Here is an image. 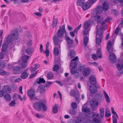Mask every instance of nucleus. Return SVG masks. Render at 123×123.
I'll list each match as a JSON object with an SVG mask.
<instances>
[{
  "label": "nucleus",
  "instance_id": "obj_52",
  "mask_svg": "<svg viewBox=\"0 0 123 123\" xmlns=\"http://www.w3.org/2000/svg\"><path fill=\"white\" fill-rule=\"evenodd\" d=\"M92 120L94 122L96 123H98L100 122L99 119L96 117H93Z\"/></svg>",
  "mask_w": 123,
  "mask_h": 123
},
{
  "label": "nucleus",
  "instance_id": "obj_34",
  "mask_svg": "<svg viewBox=\"0 0 123 123\" xmlns=\"http://www.w3.org/2000/svg\"><path fill=\"white\" fill-rule=\"evenodd\" d=\"M71 107L73 109L77 108L78 106L77 104L75 102H72L71 104Z\"/></svg>",
  "mask_w": 123,
  "mask_h": 123
},
{
  "label": "nucleus",
  "instance_id": "obj_38",
  "mask_svg": "<svg viewBox=\"0 0 123 123\" xmlns=\"http://www.w3.org/2000/svg\"><path fill=\"white\" fill-rule=\"evenodd\" d=\"M88 38L86 36L85 37L84 39V45L85 46H86L88 41Z\"/></svg>",
  "mask_w": 123,
  "mask_h": 123
},
{
  "label": "nucleus",
  "instance_id": "obj_19",
  "mask_svg": "<svg viewBox=\"0 0 123 123\" xmlns=\"http://www.w3.org/2000/svg\"><path fill=\"white\" fill-rule=\"evenodd\" d=\"M103 7L102 6H99L95 9V12L96 14H100L103 12Z\"/></svg>",
  "mask_w": 123,
  "mask_h": 123
},
{
  "label": "nucleus",
  "instance_id": "obj_60",
  "mask_svg": "<svg viewBox=\"0 0 123 123\" xmlns=\"http://www.w3.org/2000/svg\"><path fill=\"white\" fill-rule=\"evenodd\" d=\"M111 111L112 113L114 115H117V113L116 112L114 111V108L113 107H112L111 108Z\"/></svg>",
  "mask_w": 123,
  "mask_h": 123
},
{
  "label": "nucleus",
  "instance_id": "obj_54",
  "mask_svg": "<svg viewBox=\"0 0 123 123\" xmlns=\"http://www.w3.org/2000/svg\"><path fill=\"white\" fill-rule=\"evenodd\" d=\"M120 29V28L118 26L115 30L114 34L117 35L118 34L119 31Z\"/></svg>",
  "mask_w": 123,
  "mask_h": 123
},
{
  "label": "nucleus",
  "instance_id": "obj_4",
  "mask_svg": "<svg viewBox=\"0 0 123 123\" xmlns=\"http://www.w3.org/2000/svg\"><path fill=\"white\" fill-rule=\"evenodd\" d=\"M33 106L35 109L37 111H40L42 108L44 111H46L47 109L45 104L41 102H35L33 104Z\"/></svg>",
  "mask_w": 123,
  "mask_h": 123
},
{
  "label": "nucleus",
  "instance_id": "obj_28",
  "mask_svg": "<svg viewBox=\"0 0 123 123\" xmlns=\"http://www.w3.org/2000/svg\"><path fill=\"white\" fill-rule=\"evenodd\" d=\"M5 99L8 101H10L11 99V97L10 94L7 93L4 96Z\"/></svg>",
  "mask_w": 123,
  "mask_h": 123
},
{
  "label": "nucleus",
  "instance_id": "obj_64",
  "mask_svg": "<svg viewBox=\"0 0 123 123\" xmlns=\"http://www.w3.org/2000/svg\"><path fill=\"white\" fill-rule=\"evenodd\" d=\"M34 66H35V68L37 69L39 68L40 66V65L38 64H34Z\"/></svg>",
  "mask_w": 123,
  "mask_h": 123
},
{
  "label": "nucleus",
  "instance_id": "obj_47",
  "mask_svg": "<svg viewBox=\"0 0 123 123\" xmlns=\"http://www.w3.org/2000/svg\"><path fill=\"white\" fill-rule=\"evenodd\" d=\"M104 109L103 108H102L100 109V113L101 116L103 117L104 116Z\"/></svg>",
  "mask_w": 123,
  "mask_h": 123
},
{
  "label": "nucleus",
  "instance_id": "obj_51",
  "mask_svg": "<svg viewBox=\"0 0 123 123\" xmlns=\"http://www.w3.org/2000/svg\"><path fill=\"white\" fill-rule=\"evenodd\" d=\"M76 94V92L74 90H71L70 92V94L71 96L74 97L75 96Z\"/></svg>",
  "mask_w": 123,
  "mask_h": 123
},
{
  "label": "nucleus",
  "instance_id": "obj_26",
  "mask_svg": "<svg viewBox=\"0 0 123 123\" xmlns=\"http://www.w3.org/2000/svg\"><path fill=\"white\" fill-rule=\"evenodd\" d=\"M28 76V73H23L21 74L20 76V78L23 79H26Z\"/></svg>",
  "mask_w": 123,
  "mask_h": 123
},
{
  "label": "nucleus",
  "instance_id": "obj_48",
  "mask_svg": "<svg viewBox=\"0 0 123 123\" xmlns=\"http://www.w3.org/2000/svg\"><path fill=\"white\" fill-rule=\"evenodd\" d=\"M52 83H53L52 82L47 81L45 85V87L49 88L51 86V84H52Z\"/></svg>",
  "mask_w": 123,
  "mask_h": 123
},
{
  "label": "nucleus",
  "instance_id": "obj_44",
  "mask_svg": "<svg viewBox=\"0 0 123 123\" xmlns=\"http://www.w3.org/2000/svg\"><path fill=\"white\" fill-rule=\"evenodd\" d=\"M76 55L75 51L73 50H71L70 53V56L71 58L74 57Z\"/></svg>",
  "mask_w": 123,
  "mask_h": 123
},
{
  "label": "nucleus",
  "instance_id": "obj_27",
  "mask_svg": "<svg viewBox=\"0 0 123 123\" xmlns=\"http://www.w3.org/2000/svg\"><path fill=\"white\" fill-rule=\"evenodd\" d=\"M96 53L97 56L98 58H101L102 57L101 54V50L100 49H99L97 50Z\"/></svg>",
  "mask_w": 123,
  "mask_h": 123
},
{
  "label": "nucleus",
  "instance_id": "obj_43",
  "mask_svg": "<svg viewBox=\"0 0 123 123\" xmlns=\"http://www.w3.org/2000/svg\"><path fill=\"white\" fill-rule=\"evenodd\" d=\"M69 113L71 115H74L76 113V111L73 109H71L69 111Z\"/></svg>",
  "mask_w": 123,
  "mask_h": 123
},
{
  "label": "nucleus",
  "instance_id": "obj_40",
  "mask_svg": "<svg viewBox=\"0 0 123 123\" xmlns=\"http://www.w3.org/2000/svg\"><path fill=\"white\" fill-rule=\"evenodd\" d=\"M59 66L58 65L55 64L53 68V69L54 71L57 72L59 69Z\"/></svg>",
  "mask_w": 123,
  "mask_h": 123
},
{
  "label": "nucleus",
  "instance_id": "obj_5",
  "mask_svg": "<svg viewBox=\"0 0 123 123\" xmlns=\"http://www.w3.org/2000/svg\"><path fill=\"white\" fill-rule=\"evenodd\" d=\"M83 26L84 28L83 34L86 35L89 33L91 28L90 24V22L86 21L83 23Z\"/></svg>",
  "mask_w": 123,
  "mask_h": 123
},
{
  "label": "nucleus",
  "instance_id": "obj_20",
  "mask_svg": "<svg viewBox=\"0 0 123 123\" xmlns=\"http://www.w3.org/2000/svg\"><path fill=\"white\" fill-rule=\"evenodd\" d=\"M91 6V4L89 3L86 2L83 4L82 7L83 10H86L88 9Z\"/></svg>",
  "mask_w": 123,
  "mask_h": 123
},
{
  "label": "nucleus",
  "instance_id": "obj_30",
  "mask_svg": "<svg viewBox=\"0 0 123 123\" xmlns=\"http://www.w3.org/2000/svg\"><path fill=\"white\" fill-rule=\"evenodd\" d=\"M85 0H77V4L78 6H82L85 3Z\"/></svg>",
  "mask_w": 123,
  "mask_h": 123
},
{
  "label": "nucleus",
  "instance_id": "obj_32",
  "mask_svg": "<svg viewBox=\"0 0 123 123\" xmlns=\"http://www.w3.org/2000/svg\"><path fill=\"white\" fill-rule=\"evenodd\" d=\"M66 40L68 43L69 44H73V40H71L70 39V38L67 36L66 37Z\"/></svg>",
  "mask_w": 123,
  "mask_h": 123
},
{
  "label": "nucleus",
  "instance_id": "obj_1",
  "mask_svg": "<svg viewBox=\"0 0 123 123\" xmlns=\"http://www.w3.org/2000/svg\"><path fill=\"white\" fill-rule=\"evenodd\" d=\"M62 28L58 30L56 35H54L53 38V42L55 45H58L62 42V38L64 33L66 35V37L67 36L65 25H62Z\"/></svg>",
  "mask_w": 123,
  "mask_h": 123
},
{
  "label": "nucleus",
  "instance_id": "obj_45",
  "mask_svg": "<svg viewBox=\"0 0 123 123\" xmlns=\"http://www.w3.org/2000/svg\"><path fill=\"white\" fill-rule=\"evenodd\" d=\"M6 66V64L4 62H0V68H3Z\"/></svg>",
  "mask_w": 123,
  "mask_h": 123
},
{
  "label": "nucleus",
  "instance_id": "obj_37",
  "mask_svg": "<svg viewBox=\"0 0 123 123\" xmlns=\"http://www.w3.org/2000/svg\"><path fill=\"white\" fill-rule=\"evenodd\" d=\"M96 98L98 100L100 101L102 99V95L101 94H96Z\"/></svg>",
  "mask_w": 123,
  "mask_h": 123
},
{
  "label": "nucleus",
  "instance_id": "obj_3",
  "mask_svg": "<svg viewBox=\"0 0 123 123\" xmlns=\"http://www.w3.org/2000/svg\"><path fill=\"white\" fill-rule=\"evenodd\" d=\"M90 82L91 83L89 90L90 92L92 94L96 93L97 91V88H99L100 87L98 86L95 78L93 75L90 76L89 78Z\"/></svg>",
  "mask_w": 123,
  "mask_h": 123
},
{
  "label": "nucleus",
  "instance_id": "obj_13",
  "mask_svg": "<svg viewBox=\"0 0 123 123\" xmlns=\"http://www.w3.org/2000/svg\"><path fill=\"white\" fill-rule=\"evenodd\" d=\"M71 65H74V66L72 67L71 70V73L72 74H75L77 71V68L76 67L77 66V63L76 62H75L73 63H71Z\"/></svg>",
  "mask_w": 123,
  "mask_h": 123
},
{
  "label": "nucleus",
  "instance_id": "obj_10",
  "mask_svg": "<svg viewBox=\"0 0 123 123\" xmlns=\"http://www.w3.org/2000/svg\"><path fill=\"white\" fill-rule=\"evenodd\" d=\"M3 91L5 93H10L11 92V89L10 86L7 85L4 86L2 88Z\"/></svg>",
  "mask_w": 123,
  "mask_h": 123
},
{
  "label": "nucleus",
  "instance_id": "obj_24",
  "mask_svg": "<svg viewBox=\"0 0 123 123\" xmlns=\"http://www.w3.org/2000/svg\"><path fill=\"white\" fill-rule=\"evenodd\" d=\"M103 92L105 97L106 99V102L108 103H110L111 101L108 95L105 91L104 90L103 91Z\"/></svg>",
  "mask_w": 123,
  "mask_h": 123
},
{
  "label": "nucleus",
  "instance_id": "obj_63",
  "mask_svg": "<svg viewBox=\"0 0 123 123\" xmlns=\"http://www.w3.org/2000/svg\"><path fill=\"white\" fill-rule=\"evenodd\" d=\"M77 120L78 123H82V120L81 118L80 117H78L77 119Z\"/></svg>",
  "mask_w": 123,
  "mask_h": 123
},
{
  "label": "nucleus",
  "instance_id": "obj_9",
  "mask_svg": "<svg viewBox=\"0 0 123 123\" xmlns=\"http://www.w3.org/2000/svg\"><path fill=\"white\" fill-rule=\"evenodd\" d=\"M99 114L97 113H95L93 112L90 111L88 113L86 114L87 117L89 118H93L95 117H98Z\"/></svg>",
  "mask_w": 123,
  "mask_h": 123
},
{
  "label": "nucleus",
  "instance_id": "obj_53",
  "mask_svg": "<svg viewBox=\"0 0 123 123\" xmlns=\"http://www.w3.org/2000/svg\"><path fill=\"white\" fill-rule=\"evenodd\" d=\"M111 12L113 14H114L116 15H117L118 14V12L115 9H113L111 10Z\"/></svg>",
  "mask_w": 123,
  "mask_h": 123
},
{
  "label": "nucleus",
  "instance_id": "obj_11",
  "mask_svg": "<svg viewBox=\"0 0 123 123\" xmlns=\"http://www.w3.org/2000/svg\"><path fill=\"white\" fill-rule=\"evenodd\" d=\"M12 44V43H8L5 40V42H4V43H3L2 45L1 49V51L3 52L6 51L7 50L8 48V44Z\"/></svg>",
  "mask_w": 123,
  "mask_h": 123
},
{
  "label": "nucleus",
  "instance_id": "obj_57",
  "mask_svg": "<svg viewBox=\"0 0 123 123\" xmlns=\"http://www.w3.org/2000/svg\"><path fill=\"white\" fill-rule=\"evenodd\" d=\"M4 57V54L3 52H1L0 53V60L3 59Z\"/></svg>",
  "mask_w": 123,
  "mask_h": 123
},
{
  "label": "nucleus",
  "instance_id": "obj_46",
  "mask_svg": "<svg viewBox=\"0 0 123 123\" xmlns=\"http://www.w3.org/2000/svg\"><path fill=\"white\" fill-rule=\"evenodd\" d=\"M57 19L56 18H55L54 19H53V21L52 23V25L53 27H55L57 24Z\"/></svg>",
  "mask_w": 123,
  "mask_h": 123
},
{
  "label": "nucleus",
  "instance_id": "obj_25",
  "mask_svg": "<svg viewBox=\"0 0 123 123\" xmlns=\"http://www.w3.org/2000/svg\"><path fill=\"white\" fill-rule=\"evenodd\" d=\"M117 67L119 71H121L123 69V59L122 61V64L121 63H118L117 65Z\"/></svg>",
  "mask_w": 123,
  "mask_h": 123
},
{
  "label": "nucleus",
  "instance_id": "obj_6",
  "mask_svg": "<svg viewBox=\"0 0 123 123\" xmlns=\"http://www.w3.org/2000/svg\"><path fill=\"white\" fill-rule=\"evenodd\" d=\"M103 31L102 30H99L98 31H97L96 32L97 35L99 37H96V43L99 45L100 44L101 42V40H102V38L103 37Z\"/></svg>",
  "mask_w": 123,
  "mask_h": 123
},
{
  "label": "nucleus",
  "instance_id": "obj_62",
  "mask_svg": "<svg viewBox=\"0 0 123 123\" xmlns=\"http://www.w3.org/2000/svg\"><path fill=\"white\" fill-rule=\"evenodd\" d=\"M4 93L3 91L1 90H0V97H2L4 95Z\"/></svg>",
  "mask_w": 123,
  "mask_h": 123
},
{
  "label": "nucleus",
  "instance_id": "obj_29",
  "mask_svg": "<svg viewBox=\"0 0 123 123\" xmlns=\"http://www.w3.org/2000/svg\"><path fill=\"white\" fill-rule=\"evenodd\" d=\"M103 9L105 11H107L109 8L108 4L106 2H105L103 5Z\"/></svg>",
  "mask_w": 123,
  "mask_h": 123
},
{
  "label": "nucleus",
  "instance_id": "obj_39",
  "mask_svg": "<svg viewBox=\"0 0 123 123\" xmlns=\"http://www.w3.org/2000/svg\"><path fill=\"white\" fill-rule=\"evenodd\" d=\"M47 78L48 79H51L53 77V74L51 72H49L47 74Z\"/></svg>",
  "mask_w": 123,
  "mask_h": 123
},
{
  "label": "nucleus",
  "instance_id": "obj_56",
  "mask_svg": "<svg viewBox=\"0 0 123 123\" xmlns=\"http://www.w3.org/2000/svg\"><path fill=\"white\" fill-rule=\"evenodd\" d=\"M38 72V71H36L34 74H31L30 77V78H31L34 77H35L37 74Z\"/></svg>",
  "mask_w": 123,
  "mask_h": 123
},
{
  "label": "nucleus",
  "instance_id": "obj_7",
  "mask_svg": "<svg viewBox=\"0 0 123 123\" xmlns=\"http://www.w3.org/2000/svg\"><path fill=\"white\" fill-rule=\"evenodd\" d=\"M35 90L33 89H30L27 92V94L31 100L37 99V98L35 97Z\"/></svg>",
  "mask_w": 123,
  "mask_h": 123
},
{
  "label": "nucleus",
  "instance_id": "obj_50",
  "mask_svg": "<svg viewBox=\"0 0 123 123\" xmlns=\"http://www.w3.org/2000/svg\"><path fill=\"white\" fill-rule=\"evenodd\" d=\"M105 23H103V22H102V23L101 24V29L102 30H102V31L103 30H103L104 29V27L105 26ZM97 28V31H98L99 30H100V29H99V30ZM97 31H96V32Z\"/></svg>",
  "mask_w": 123,
  "mask_h": 123
},
{
  "label": "nucleus",
  "instance_id": "obj_61",
  "mask_svg": "<svg viewBox=\"0 0 123 123\" xmlns=\"http://www.w3.org/2000/svg\"><path fill=\"white\" fill-rule=\"evenodd\" d=\"M37 69L34 67L33 68L32 67H31L30 68V70L32 73L34 72Z\"/></svg>",
  "mask_w": 123,
  "mask_h": 123
},
{
  "label": "nucleus",
  "instance_id": "obj_59",
  "mask_svg": "<svg viewBox=\"0 0 123 123\" xmlns=\"http://www.w3.org/2000/svg\"><path fill=\"white\" fill-rule=\"evenodd\" d=\"M92 58L95 60L97 59V56L95 54L92 55Z\"/></svg>",
  "mask_w": 123,
  "mask_h": 123
},
{
  "label": "nucleus",
  "instance_id": "obj_8",
  "mask_svg": "<svg viewBox=\"0 0 123 123\" xmlns=\"http://www.w3.org/2000/svg\"><path fill=\"white\" fill-rule=\"evenodd\" d=\"M29 58V56L27 55H25L23 56L22 57V66L23 68H25L27 67V64L26 63Z\"/></svg>",
  "mask_w": 123,
  "mask_h": 123
},
{
  "label": "nucleus",
  "instance_id": "obj_14",
  "mask_svg": "<svg viewBox=\"0 0 123 123\" xmlns=\"http://www.w3.org/2000/svg\"><path fill=\"white\" fill-rule=\"evenodd\" d=\"M95 20L97 23H100L103 19V18L102 15H96L94 16Z\"/></svg>",
  "mask_w": 123,
  "mask_h": 123
},
{
  "label": "nucleus",
  "instance_id": "obj_49",
  "mask_svg": "<svg viewBox=\"0 0 123 123\" xmlns=\"http://www.w3.org/2000/svg\"><path fill=\"white\" fill-rule=\"evenodd\" d=\"M16 104V103L14 100H12L10 104L9 105L10 106L13 107L15 106V105Z\"/></svg>",
  "mask_w": 123,
  "mask_h": 123
},
{
  "label": "nucleus",
  "instance_id": "obj_2",
  "mask_svg": "<svg viewBox=\"0 0 123 123\" xmlns=\"http://www.w3.org/2000/svg\"><path fill=\"white\" fill-rule=\"evenodd\" d=\"M19 37V34L16 30H13L11 32V35H9L5 39L6 42L9 44L13 43L14 40L18 39Z\"/></svg>",
  "mask_w": 123,
  "mask_h": 123
},
{
  "label": "nucleus",
  "instance_id": "obj_41",
  "mask_svg": "<svg viewBox=\"0 0 123 123\" xmlns=\"http://www.w3.org/2000/svg\"><path fill=\"white\" fill-rule=\"evenodd\" d=\"M82 112L85 113H89L90 112V109L88 107L84 108L82 109Z\"/></svg>",
  "mask_w": 123,
  "mask_h": 123
},
{
  "label": "nucleus",
  "instance_id": "obj_31",
  "mask_svg": "<svg viewBox=\"0 0 123 123\" xmlns=\"http://www.w3.org/2000/svg\"><path fill=\"white\" fill-rule=\"evenodd\" d=\"M58 106L56 104L53 106V111L54 113H56L58 111Z\"/></svg>",
  "mask_w": 123,
  "mask_h": 123
},
{
  "label": "nucleus",
  "instance_id": "obj_36",
  "mask_svg": "<svg viewBox=\"0 0 123 123\" xmlns=\"http://www.w3.org/2000/svg\"><path fill=\"white\" fill-rule=\"evenodd\" d=\"M86 66L85 65H81L79 66L78 68V70L79 71L81 72L82 70H84Z\"/></svg>",
  "mask_w": 123,
  "mask_h": 123
},
{
  "label": "nucleus",
  "instance_id": "obj_35",
  "mask_svg": "<svg viewBox=\"0 0 123 123\" xmlns=\"http://www.w3.org/2000/svg\"><path fill=\"white\" fill-rule=\"evenodd\" d=\"M110 112L109 110L106 109V110L105 116V117H109L111 116Z\"/></svg>",
  "mask_w": 123,
  "mask_h": 123
},
{
  "label": "nucleus",
  "instance_id": "obj_22",
  "mask_svg": "<svg viewBox=\"0 0 123 123\" xmlns=\"http://www.w3.org/2000/svg\"><path fill=\"white\" fill-rule=\"evenodd\" d=\"M45 86L44 85H41L39 86L38 87L39 91L41 93H42L45 92Z\"/></svg>",
  "mask_w": 123,
  "mask_h": 123
},
{
  "label": "nucleus",
  "instance_id": "obj_33",
  "mask_svg": "<svg viewBox=\"0 0 123 123\" xmlns=\"http://www.w3.org/2000/svg\"><path fill=\"white\" fill-rule=\"evenodd\" d=\"M0 74L2 75H8L10 74V73L9 72H6L3 70H0Z\"/></svg>",
  "mask_w": 123,
  "mask_h": 123
},
{
  "label": "nucleus",
  "instance_id": "obj_12",
  "mask_svg": "<svg viewBox=\"0 0 123 123\" xmlns=\"http://www.w3.org/2000/svg\"><path fill=\"white\" fill-rule=\"evenodd\" d=\"M111 46V42L110 40L108 41L106 47L110 54L112 53L113 52V49Z\"/></svg>",
  "mask_w": 123,
  "mask_h": 123
},
{
  "label": "nucleus",
  "instance_id": "obj_42",
  "mask_svg": "<svg viewBox=\"0 0 123 123\" xmlns=\"http://www.w3.org/2000/svg\"><path fill=\"white\" fill-rule=\"evenodd\" d=\"M59 52L58 48L57 47H55L54 49V54L56 56L58 55Z\"/></svg>",
  "mask_w": 123,
  "mask_h": 123
},
{
  "label": "nucleus",
  "instance_id": "obj_58",
  "mask_svg": "<svg viewBox=\"0 0 123 123\" xmlns=\"http://www.w3.org/2000/svg\"><path fill=\"white\" fill-rule=\"evenodd\" d=\"M45 53L46 56H49V50L48 48H46Z\"/></svg>",
  "mask_w": 123,
  "mask_h": 123
},
{
  "label": "nucleus",
  "instance_id": "obj_18",
  "mask_svg": "<svg viewBox=\"0 0 123 123\" xmlns=\"http://www.w3.org/2000/svg\"><path fill=\"white\" fill-rule=\"evenodd\" d=\"M22 69L20 67L18 66L14 67L13 68L14 73L15 74H19Z\"/></svg>",
  "mask_w": 123,
  "mask_h": 123
},
{
  "label": "nucleus",
  "instance_id": "obj_55",
  "mask_svg": "<svg viewBox=\"0 0 123 123\" xmlns=\"http://www.w3.org/2000/svg\"><path fill=\"white\" fill-rule=\"evenodd\" d=\"M111 19L110 17H108L103 21V22L105 24L106 22H108Z\"/></svg>",
  "mask_w": 123,
  "mask_h": 123
},
{
  "label": "nucleus",
  "instance_id": "obj_17",
  "mask_svg": "<svg viewBox=\"0 0 123 123\" xmlns=\"http://www.w3.org/2000/svg\"><path fill=\"white\" fill-rule=\"evenodd\" d=\"M45 81L43 78L39 77L34 82V84L36 85V84H40L41 83H45Z\"/></svg>",
  "mask_w": 123,
  "mask_h": 123
},
{
  "label": "nucleus",
  "instance_id": "obj_16",
  "mask_svg": "<svg viewBox=\"0 0 123 123\" xmlns=\"http://www.w3.org/2000/svg\"><path fill=\"white\" fill-rule=\"evenodd\" d=\"M110 61L111 63H115L116 61V57L115 54H110Z\"/></svg>",
  "mask_w": 123,
  "mask_h": 123
},
{
  "label": "nucleus",
  "instance_id": "obj_21",
  "mask_svg": "<svg viewBox=\"0 0 123 123\" xmlns=\"http://www.w3.org/2000/svg\"><path fill=\"white\" fill-rule=\"evenodd\" d=\"M90 70L89 69L86 68L83 70V75L85 76H87L90 74Z\"/></svg>",
  "mask_w": 123,
  "mask_h": 123
},
{
  "label": "nucleus",
  "instance_id": "obj_23",
  "mask_svg": "<svg viewBox=\"0 0 123 123\" xmlns=\"http://www.w3.org/2000/svg\"><path fill=\"white\" fill-rule=\"evenodd\" d=\"M33 50V49L32 48H27L25 49V52L27 54L30 55L32 53Z\"/></svg>",
  "mask_w": 123,
  "mask_h": 123
},
{
  "label": "nucleus",
  "instance_id": "obj_15",
  "mask_svg": "<svg viewBox=\"0 0 123 123\" xmlns=\"http://www.w3.org/2000/svg\"><path fill=\"white\" fill-rule=\"evenodd\" d=\"M98 102L96 100L94 99H92V103L91 104V106L92 108V110H94V109L96 108V107L98 106Z\"/></svg>",
  "mask_w": 123,
  "mask_h": 123
}]
</instances>
